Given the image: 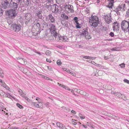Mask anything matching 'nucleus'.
Here are the masks:
<instances>
[{
	"label": "nucleus",
	"instance_id": "f257e3e1",
	"mask_svg": "<svg viewBox=\"0 0 129 129\" xmlns=\"http://www.w3.org/2000/svg\"><path fill=\"white\" fill-rule=\"evenodd\" d=\"M99 19L96 16H92L89 18V22L90 25L94 27H96L99 24Z\"/></svg>",
	"mask_w": 129,
	"mask_h": 129
},
{
	"label": "nucleus",
	"instance_id": "f03ea898",
	"mask_svg": "<svg viewBox=\"0 0 129 129\" xmlns=\"http://www.w3.org/2000/svg\"><path fill=\"white\" fill-rule=\"evenodd\" d=\"M121 28L124 32H127L129 27V20H124L121 23Z\"/></svg>",
	"mask_w": 129,
	"mask_h": 129
},
{
	"label": "nucleus",
	"instance_id": "7ed1b4c3",
	"mask_svg": "<svg viewBox=\"0 0 129 129\" xmlns=\"http://www.w3.org/2000/svg\"><path fill=\"white\" fill-rule=\"evenodd\" d=\"M126 9L125 7V5L124 4H122L121 5H119L114 10V11L118 15L120 14L119 11L123 12Z\"/></svg>",
	"mask_w": 129,
	"mask_h": 129
},
{
	"label": "nucleus",
	"instance_id": "20e7f679",
	"mask_svg": "<svg viewBox=\"0 0 129 129\" xmlns=\"http://www.w3.org/2000/svg\"><path fill=\"white\" fill-rule=\"evenodd\" d=\"M12 1V0H2V7L5 9L10 7V3Z\"/></svg>",
	"mask_w": 129,
	"mask_h": 129
},
{
	"label": "nucleus",
	"instance_id": "39448f33",
	"mask_svg": "<svg viewBox=\"0 0 129 129\" xmlns=\"http://www.w3.org/2000/svg\"><path fill=\"white\" fill-rule=\"evenodd\" d=\"M25 23L27 24L28 22L31 21L32 15L29 13H26L25 15Z\"/></svg>",
	"mask_w": 129,
	"mask_h": 129
},
{
	"label": "nucleus",
	"instance_id": "423d86ee",
	"mask_svg": "<svg viewBox=\"0 0 129 129\" xmlns=\"http://www.w3.org/2000/svg\"><path fill=\"white\" fill-rule=\"evenodd\" d=\"M8 13L9 17H11V18L15 16L17 14L16 10L13 9L8 11Z\"/></svg>",
	"mask_w": 129,
	"mask_h": 129
},
{
	"label": "nucleus",
	"instance_id": "0eeeda50",
	"mask_svg": "<svg viewBox=\"0 0 129 129\" xmlns=\"http://www.w3.org/2000/svg\"><path fill=\"white\" fill-rule=\"evenodd\" d=\"M11 27L13 30L16 32H17L20 30L21 29V25L18 24H12Z\"/></svg>",
	"mask_w": 129,
	"mask_h": 129
},
{
	"label": "nucleus",
	"instance_id": "6e6552de",
	"mask_svg": "<svg viewBox=\"0 0 129 129\" xmlns=\"http://www.w3.org/2000/svg\"><path fill=\"white\" fill-rule=\"evenodd\" d=\"M49 29L50 30L51 33V34H54L56 33V28L55 25L53 24H49Z\"/></svg>",
	"mask_w": 129,
	"mask_h": 129
},
{
	"label": "nucleus",
	"instance_id": "1a4fd4ad",
	"mask_svg": "<svg viewBox=\"0 0 129 129\" xmlns=\"http://www.w3.org/2000/svg\"><path fill=\"white\" fill-rule=\"evenodd\" d=\"M66 9L69 12L73 13L74 12L73 8L72 5H68L66 6Z\"/></svg>",
	"mask_w": 129,
	"mask_h": 129
},
{
	"label": "nucleus",
	"instance_id": "9d476101",
	"mask_svg": "<svg viewBox=\"0 0 129 129\" xmlns=\"http://www.w3.org/2000/svg\"><path fill=\"white\" fill-rule=\"evenodd\" d=\"M18 5L17 2L16 3L12 1L11 3L10 7L12 9L15 10L18 7Z\"/></svg>",
	"mask_w": 129,
	"mask_h": 129
},
{
	"label": "nucleus",
	"instance_id": "9b49d317",
	"mask_svg": "<svg viewBox=\"0 0 129 129\" xmlns=\"http://www.w3.org/2000/svg\"><path fill=\"white\" fill-rule=\"evenodd\" d=\"M103 18L106 22L108 24H109L112 22V20L110 18V16L109 17L107 15H104Z\"/></svg>",
	"mask_w": 129,
	"mask_h": 129
},
{
	"label": "nucleus",
	"instance_id": "f8f14e48",
	"mask_svg": "<svg viewBox=\"0 0 129 129\" xmlns=\"http://www.w3.org/2000/svg\"><path fill=\"white\" fill-rule=\"evenodd\" d=\"M114 25L113 26V28L114 31H117L119 30V23L117 21L114 22Z\"/></svg>",
	"mask_w": 129,
	"mask_h": 129
},
{
	"label": "nucleus",
	"instance_id": "ddd939ff",
	"mask_svg": "<svg viewBox=\"0 0 129 129\" xmlns=\"http://www.w3.org/2000/svg\"><path fill=\"white\" fill-rule=\"evenodd\" d=\"M52 12L55 13L57 12L58 11V6L55 4L53 5L51 7Z\"/></svg>",
	"mask_w": 129,
	"mask_h": 129
},
{
	"label": "nucleus",
	"instance_id": "4468645a",
	"mask_svg": "<svg viewBox=\"0 0 129 129\" xmlns=\"http://www.w3.org/2000/svg\"><path fill=\"white\" fill-rule=\"evenodd\" d=\"M82 34L84 36H85L86 38L87 39H90L91 38V37L90 35L88 34V33L86 30H84L83 31H82Z\"/></svg>",
	"mask_w": 129,
	"mask_h": 129
},
{
	"label": "nucleus",
	"instance_id": "2eb2a0df",
	"mask_svg": "<svg viewBox=\"0 0 129 129\" xmlns=\"http://www.w3.org/2000/svg\"><path fill=\"white\" fill-rule=\"evenodd\" d=\"M17 59L19 60V62L21 64H25L26 63V60L24 59L21 58L20 57H19L17 58Z\"/></svg>",
	"mask_w": 129,
	"mask_h": 129
},
{
	"label": "nucleus",
	"instance_id": "dca6fc26",
	"mask_svg": "<svg viewBox=\"0 0 129 129\" xmlns=\"http://www.w3.org/2000/svg\"><path fill=\"white\" fill-rule=\"evenodd\" d=\"M49 20L50 21L51 23H54L55 22V19L52 16V15L50 14L48 16Z\"/></svg>",
	"mask_w": 129,
	"mask_h": 129
},
{
	"label": "nucleus",
	"instance_id": "f3484780",
	"mask_svg": "<svg viewBox=\"0 0 129 129\" xmlns=\"http://www.w3.org/2000/svg\"><path fill=\"white\" fill-rule=\"evenodd\" d=\"M57 126L58 127L62 129H67V128L64 125L60 123V122H57L56 123Z\"/></svg>",
	"mask_w": 129,
	"mask_h": 129
},
{
	"label": "nucleus",
	"instance_id": "a211bd4d",
	"mask_svg": "<svg viewBox=\"0 0 129 129\" xmlns=\"http://www.w3.org/2000/svg\"><path fill=\"white\" fill-rule=\"evenodd\" d=\"M36 15L39 18L41 19L42 18V16L41 11H39V12H37L36 14Z\"/></svg>",
	"mask_w": 129,
	"mask_h": 129
},
{
	"label": "nucleus",
	"instance_id": "6ab92c4d",
	"mask_svg": "<svg viewBox=\"0 0 129 129\" xmlns=\"http://www.w3.org/2000/svg\"><path fill=\"white\" fill-rule=\"evenodd\" d=\"M1 85L2 86L5 88L6 89H8L9 91H10V89L6 85L4 82H2L1 83Z\"/></svg>",
	"mask_w": 129,
	"mask_h": 129
},
{
	"label": "nucleus",
	"instance_id": "aec40b11",
	"mask_svg": "<svg viewBox=\"0 0 129 129\" xmlns=\"http://www.w3.org/2000/svg\"><path fill=\"white\" fill-rule=\"evenodd\" d=\"M113 1L111 0L110 2L108 5L107 6V7L109 8H112V7L113 5Z\"/></svg>",
	"mask_w": 129,
	"mask_h": 129
},
{
	"label": "nucleus",
	"instance_id": "412c9836",
	"mask_svg": "<svg viewBox=\"0 0 129 129\" xmlns=\"http://www.w3.org/2000/svg\"><path fill=\"white\" fill-rule=\"evenodd\" d=\"M61 17L62 18L64 19H68L69 18L68 16L64 13L63 14L61 15Z\"/></svg>",
	"mask_w": 129,
	"mask_h": 129
},
{
	"label": "nucleus",
	"instance_id": "4be33fe9",
	"mask_svg": "<svg viewBox=\"0 0 129 129\" xmlns=\"http://www.w3.org/2000/svg\"><path fill=\"white\" fill-rule=\"evenodd\" d=\"M67 73L71 75H72L73 76H76V74L75 72L70 70H68Z\"/></svg>",
	"mask_w": 129,
	"mask_h": 129
},
{
	"label": "nucleus",
	"instance_id": "5701e85b",
	"mask_svg": "<svg viewBox=\"0 0 129 129\" xmlns=\"http://www.w3.org/2000/svg\"><path fill=\"white\" fill-rule=\"evenodd\" d=\"M58 84L59 86H61V87L65 89H66L67 90H70L69 88L68 87L64 85L61 84L59 83H58Z\"/></svg>",
	"mask_w": 129,
	"mask_h": 129
},
{
	"label": "nucleus",
	"instance_id": "b1692460",
	"mask_svg": "<svg viewBox=\"0 0 129 129\" xmlns=\"http://www.w3.org/2000/svg\"><path fill=\"white\" fill-rule=\"evenodd\" d=\"M79 93L81 94H82L86 96H88L89 95L88 93L85 92H83L82 90H81L80 91H79Z\"/></svg>",
	"mask_w": 129,
	"mask_h": 129
},
{
	"label": "nucleus",
	"instance_id": "393cba45",
	"mask_svg": "<svg viewBox=\"0 0 129 129\" xmlns=\"http://www.w3.org/2000/svg\"><path fill=\"white\" fill-rule=\"evenodd\" d=\"M122 94H121V93L119 92L116 93L114 94L115 96L121 98H122Z\"/></svg>",
	"mask_w": 129,
	"mask_h": 129
},
{
	"label": "nucleus",
	"instance_id": "a878e982",
	"mask_svg": "<svg viewBox=\"0 0 129 129\" xmlns=\"http://www.w3.org/2000/svg\"><path fill=\"white\" fill-rule=\"evenodd\" d=\"M83 58L86 59H90L94 60L95 59V57L89 56H84Z\"/></svg>",
	"mask_w": 129,
	"mask_h": 129
},
{
	"label": "nucleus",
	"instance_id": "bb28decb",
	"mask_svg": "<svg viewBox=\"0 0 129 129\" xmlns=\"http://www.w3.org/2000/svg\"><path fill=\"white\" fill-rule=\"evenodd\" d=\"M38 103V105L39 108H42L43 107V103L41 101L39 102Z\"/></svg>",
	"mask_w": 129,
	"mask_h": 129
},
{
	"label": "nucleus",
	"instance_id": "cd10ccee",
	"mask_svg": "<svg viewBox=\"0 0 129 129\" xmlns=\"http://www.w3.org/2000/svg\"><path fill=\"white\" fill-rule=\"evenodd\" d=\"M52 34L54 36L56 40H57L60 36V35H59L56 32V33L54 34Z\"/></svg>",
	"mask_w": 129,
	"mask_h": 129
},
{
	"label": "nucleus",
	"instance_id": "c85d7f7f",
	"mask_svg": "<svg viewBox=\"0 0 129 129\" xmlns=\"http://www.w3.org/2000/svg\"><path fill=\"white\" fill-rule=\"evenodd\" d=\"M24 0L23 1L22 0H18L17 1V3H18L19 5H23L24 4Z\"/></svg>",
	"mask_w": 129,
	"mask_h": 129
},
{
	"label": "nucleus",
	"instance_id": "c756f323",
	"mask_svg": "<svg viewBox=\"0 0 129 129\" xmlns=\"http://www.w3.org/2000/svg\"><path fill=\"white\" fill-rule=\"evenodd\" d=\"M38 103L37 102H32L31 103V105L37 107L38 108Z\"/></svg>",
	"mask_w": 129,
	"mask_h": 129
},
{
	"label": "nucleus",
	"instance_id": "7c9ffc66",
	"mask_svg": "<svg viewBox=\"0 0 129 129\" xmlns=\"http://www.w3.org/2000/svg\"><path fill=\"white\" fill-rule=\"evenodd\" d=\"M78 116L80 117V118L82 119H85V115L80 113L79 114Z\"/></svg>",
	"mask_w": 129,
	"mask_h": 129
},
{
	"label": "nucleus",
	"instance_id": "2f4dec72",
	"mask_svg": "<svg viewBox=\"0 0 129 129\" xmlns=\"http://www.w3.org/2000/svg\"><path fill=\"white\" fill-rule=\"evenodd\" d=\"M73 20L74 21V23L76 24L78 23V18L77 17H75L74 18Z\"/></svg>",
	"mask_w": 129,
	"mask_h": 129
},
{
	"label": "nucleus",
	"instance_id": "473e14b6",
	"mask_svg": "<svg viewBox=\"0 0 129 129\" xmlns=\"http://www.w3.org/2000/svg\"><path fill=\"white\" fill-rule=\"evenodd\" d=\"M31 2L28 0H27L25 2V4L27 6H30L31 5Z\"/></svg>",
	"mask_w": 129,
	"mask_h": 129
},
{
	"label": "nucleus",
	"instance_id": "72a5a7b5",
	"mask_svg": "<svg viewBox=\"0 0 129 129\" xmlns=\"http://www.w3.org/2000/svg\"><path fill=\"white\" fill-rule=\"evenodd\" d=\"M75 24L76 25V26L77 28H81V24L79 23L78 22L76 23Z\"/></svg>",
	"mask_w": 129,
	"mask_h": 129
},
{
	"label": "nucleus",
	"instance_id": "f704fd0d",
	"mask_svg": "<svg viewBox=\"0 0 129 129\" xmlns=\"http://www.w3.org/2000/svg\"><path fill=\"white\" fill-rule=\"evenodd\" d=\"M43 78L44 79H45L52 81V79L49 78L48 77L46 76H43Z\"/></svg>",
	"mask_w": 129,
	"mask_h": 129
},
{
	"label": "nucleus",
	"instance_id": "c9c22d12",
	"mask_svg": "<svg viewBox=\"0 0 129 129\" xmlns=\"http://www.w3.org/2000/svg\"><path fill=\"white\" fill-rule=\"evenodd\" d=\"M57 40L59 42H61L62 41V37L60 36L57 39Z\"/></svg>",
	"mask_w": 129,
	"mask_h": 129
},
{
	"label": "nucleus",
	"instance_id": "e433bc0d",
	"mask_svg": "<svg viewBox=\"0 0 129 129\" xmlns=\"http://www.w3.org/2000/svg\"><path fill=\"white\" fill-rule=\"evenodd\" d=\"M5 95L6 96V97H8L10 98H11L12 97V96L8 93H6Z\"/></svg>",
	"mask_w": 129,
	"mask_h": 129
},
{
	"label": "nucleus",
	"instance_id": "4c0bfd02",
	"mask_svg": "<svg viewBox=\"0 0 129 129\" xmlns=\"http://www.w3.org/2000/svg\"><path fill=\"white\" fill-rule=\"evenodd\" d=\"M4 76V74L3 73V71L0 68V76L3 77Z\"/></svg>",
	"mask_w": 129,
	"mask_h": 129
},
{
	"label": "nucleus",
	"instance_id": "58836bf2",
	"mask_svg": "<svg viewBox=\"0 0 129 129\" xmlns=\"http://www.w3.org/2000/svg\"><path fill=\"white\" fill-rule=\"evenodd\" d=\"M45 53L47 55L49 56L51 54V52L49 50H47L46 51Z\"/></svg>",
	"mask_w": 129,
	"mask_h": 129
},
{
	"label": "nucleus",
	"instance_id": "ea45409f",
	"mask_svg": "<svg viewBox=\"0 0 129 129\" xmlns=\"http://www.w3.org/2000/svg\"><path fill=\"white\" fill-rule=\"evenodd\" d=\"M119 49L118 47H116L114 48H113L112 49V51H119Z\"/></svg>",
	"mask_w": 129,
	"mask_h": 129
},
{
	"label": "nucleus",
	"instance_id": "a19ab883",
	"mask_svg": "<svg viewBox=\"0 0 129 129\" xmlns=\"http://www.w3.org/2000/svg\"><path fill=\"white\" fill-rule=\"evenodd\" d=\"M62 41L65 42L67 41V38L66 36H63L62 37Z\"/></svg>",
	"mask_w": 129,
	"mask_h": 129
},
{
	"label": "nucleus",
	"instance_id": "79ce46f5",
	"mask_svg": "<svg viewBox=\"0 0 129 129\" xmlns=\"http://www.w3.org/2000/svg\"><path fill=\"white\" fill-rule=\"evenodd\" d=\"M16 105L20 109H22L23 108V107L18 103L16 104Z\"/></svg>",
	"mask_w": 129,
	"mask_h": 129
},
{
	"label": "nucleus",
	"instance_id": "37998d69",
	"mask_svg": "<svg viewBox=\"0 0 129 129\" xmlns=\"http://www.w3.org/2000/svg\"><path fill=\"white\" fill-rule=\"evenodd\" d=\"M57 64L58 65H60L62 64V63L60 60H58L57 61Z\"/></svg>",
	"mask_w": 129,
	"mask_h": 129
},
{
	"label": "nucleus",
	"instance_id": "c03bdc74",
	"mask_svg": "<svg viewBox=\"0 0 129 129\" xmlns=\"http://www.w3.org/2000/svg\"><path fill=\"white\" fill-rule=\"evenodd\" d=\"M72 122L73 124L74 125H76L77 124V123L76 122V120H75L74 119H72Z\"/></svg>",
	"mask_w": 129,
	"mask_h": 129
},
{
	"label": "nucleus",
	"instance_id": "a18cd8bd",
	"mask_svg": "<svg viewBox=\"0 0 129 129\" xmlns=\"http://www.w3.org/2000/svg\"><path fill=\"white\" fill-rule=\"evenodd\" d=\"M69 89H70V90H68V91H70L71 92L73 93V94L74 95H75L76 94H75V93H74V89H70V88H69Z\"/></svg>",
	"mask_w": 129,
	"mask_h": 129
},
{
	"label": "nucleus",
	"instance_id": "49530a36",
	"mask_svg": "<svg viewBox=\"0 0 129 129\" xmlns=\"http://www.w3.org/2000/svg\"><path fill=\"white\" fill-rule=\"evenodd\" d=\"M122 99L123 100H127L126 97L124 95L122 94Z\"/></svg>",
	"mask_w": 129,
	"mask_h": 129
},
{
	"label": "nucleus",
	"instance_id": "de8ad7c7",
	"mask_svg": "<svg viewBox=\"0 0 129 129\" xmlns=\"http://www.w3.org/2000/svg\"><path fill=\"white\" fill-rule=\"evenodd\" d=\"M25 99L28 102L30 103L31 101L27 97H25Z\"/></svg>",
	"mask_w": 129,
	"mask_h": 129
},
{
	"label": "nucleus",
	"instance_id": "09e8293b",
	"mask_svg": "<svg viewBox=\"0 0 129 129\" xmlns=\"http://www.w3.org/2000/svg\"><path fill=\"white\" fill-rule=\"evenodd\" d=\"M3 11L1 7H0V17L2 16L3 14Z\"/></svg>",
	"mask_w": 129,
	"mask_h": 129
},
{
	"label": "nucleus",
	"instance_id": "8fccbe9b",
	"mask_svg": "<svg viewBox=\"0 0 129 129\" xmlns=\"http://www.w3.org/2000/svg\"><path fill=\"white\" fill-rule=\"evenodd\" d=\"M59 2L61 4H64L65 2V0H59Z\"/></svg>",
	"mask_w": 129,
	"mask_h": 129
},
{
	"label": "nucleus",
	"instance_id": "3c124183",
	"mask_svg": "<svg viewBox=\"0 0 129 129\" xmlns=\"http://www.w3.org/2000/svg\"><path fill=\"white\" fill-rule=\"evenodd\" d=\"M121 68H124L125 67V64L124 63H122L119 65Z\"/></svg>",
	"mask_w": 129,
	"mask_h": 129
},
{
	"label": "nucleus",
	"instance_id": "603ef678",
	"mask_svg": "<svg viewBox=\"0 0 129 129\" xmlns=\"http://www.w3.org/2000/svg\"><path fill=\"white\" fill-rule=\"evenodd\" d=\"M10 20L11 21V22L10 21V20H8V23L9 24V25H10L12 23V21H13V19L12 18H11L10 19Z\"/></svg>",
	"mask_w": 129,
	"mask_h": 129
},
{
	"label": "nucleus",
	"instance_id": "864d4df0",
	"mask_svg": "<svg viewBox=\"0 0 129 129\" xmlns=\"http://www.w3.org/2000/svg\"><path fill=\"white\" fill-rule=\"evenodd\" d=\"M6 93H5V92H4L3 91V92L2 93L1 95L3 96L4 97H6V96L5 95Z\"/></svg>",
	"mask_w": 129,
	"mask_h": 129
},
{
	"label": "nucleus",
	"instance_id": "5fc2aeb1",
	"mask_svg": "<svg viewBox=\"0 0 129 129\" xmlns=\"http://www.w3.org/2000/svg\"><path fill=\"white\" fill-rule=\"evenodd\" d=\"M124 82L127 83L128 84H129V80L127 79H124L123 80Z\"/></svg>",
	"mask_w": 129,
	"mask_h": 129
},
{
	"label": "nucleus",
	"instance_id": "6e6d98bb",
	"mask_svg": "<svg viewBox=\"0 0 129 129\" xmlns=\"http://www.w3.org/2000/svg\"><path fill=\"white\" fill-rule=\"evenodd\" d=\"M109 35L111 37H112L114 36V33L113 32H111L109 34Z\"/></svg>",
	"mask_w": 129,
	"mask_h": 129
},
{
	"label": "nucleus",
	"instance_id": "4d7b16f0",
	"mask_svg": "<svg viewBox=\"0 0 129 129\" xmlns=\"http://www.w3.org/2000/svg\"><path fill=\"white\" fill-rule=\"evenodd\" d=\"M18 92L21 95L22 94L23 92L21 90H19L18 91Z\"/></svg>",
	"mask_w": 129,
	"mask_h": 129
},
{
	"label": "nucleus",
	"instance_id": "13d9d810",
	"mask_svg": "<svg viewBox=\"0 0 129 129\" xmlns=\"http://www.w3.org/2000/svg\"><path fill=\"white\" fill-rule=\"evenodd\" d=\"M74 91L75 92H77L78 93H79V91H79L78 90V89H74Z\"/></svg>",
	"mask_w": 129,
	"mask_h": 129
},
{
	"label": "nucleus",
	"instance_id": "bf43d9fd",
	"mask_svg": "<svg viewBox=\"0 0 129 129\" xmlns=\"http://www.w3.org/2000/svg\"><path fill=\"white\" fill-rule=\"evenodd\" d=\"M36 100L38 102H40L41 101V100L39 98V97H37L36 99Z\"/></svg>",
	"mask_w": 129,
	"mask_h": 129
},
{
	"label": "nucleus",
	"instance_id": "052dcab7",
	"mask_svg": "<svg viewBox=\"0 0 129 129\" xmlns=\"http://www.w3.org/2000/svg\"><path fill=\"white\" fill-rule=\"evenodd\" d=\"M62 69L64 71H66L67 72L68 70H69V69L65 68H62Z\"/></svg>",
	"mask_w": 129,
	"mask_h": 129
},
{
	"label": "nucleus",
	"instance_id": "680f3d73",
	"mask_svg": "<svg viewBox=\"0 0 129 129\" xmlns=\"http://www.w3.org/2000/svg\"><path fill=\"white\" fill-rule=\"evenodd\" d=\"M71 112V113H72L74 114H76V111H75L73 110H72Z\"/></svg>",
	"mask_w": 129,
	"mask_h": 129
},
{
	"label": "nucleus",
	"instance_id": "e2e57ef3",
	"mask_svg": "<svg viewBox=\"0 0 129 129\" xmlns=\"http://www.w3.org/2000/svg\"><path fill=\"white\" fill-rule=\"evenodd\" d=\"M46 61L47 62H49L50 63L51 62V60L50 59L47 58L46 59Z\"/></svg>",
	"mask_w": 129,
	"mask_h": 129
},
{
	"label": "nucleus",
	"instance_id": "0e129e2a",
	"mask_svg": "<svg viewBox=\"0 0 129 129\" xmlns=\"http://www.w3.org/2000/svg\"><path fill=\"white\" fill-rule=\"evenodd\" d=\"M48 69L50 70H51L52 69V68L50 66H48Z\"/></svg>",
	"mask_w": 129,
	"mask_h": 129
},
{
	"label": "nucleus",
	"instance_id": "69168bd1",
	"mask_svg": "<svg viewBox=\"0 0 129 129\" xmlns=\"http://www.w3.org/2000/svg\"><path fill=\"white\" fill-rule=\"evenodd\" d=\"M53 0H46V2L47 3H50L51 1H52Z\"/></svg>",
	"mask_w": 129,
	"mask_h": 129
},
{
	"label": "nucleus",
	"instance_id": "338daca9",
	"mask_svg": "<svg viewBox=\"0 0 129 129\" xmlns=\"http://www.w3.org/2000/svg\"><path fill=\"white\" fill-rule=\"evenodd\" d=\"M82 125L85 128H87V126L85 125L84 124H82Z\"/></svg>",
	"mask_w": 129,
	"mask_h": 129
},
{
	"label": "nucleus",
	"instance_id": "774afa93",
	"mask_svg": "<svg viewBox=\"0 0 129 129\" xmlns=\"http://www.w3.org/2000/svg\"><path fill=\"white\" fill-rule=\"evenodd\" d=\"M108 56H105L104 57V58L105 59H107L109 58Z\"/></svg>",
	"mask_w": 129,
	"mask_h": 129
}]
</instances>
